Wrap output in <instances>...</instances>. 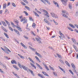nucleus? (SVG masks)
I'll return each instance as SVG.
<instances>
[{"instance_id": "1", "label": "nucleus", "mask_w": 78, "mask_h": 78, "mask_svg": "<svg viewBox=\"0 0 78 78\" xmlns=\"http://www.w3.org/2000/svg\"><path fill=\"white\" fill-rule=\"evenodd\" d=\"M20 21L22 22H23V24L27 23V19H25V18H22L21 19Z\"/></svg>"}, {"instance_id": "2", "label": "nucleus", "mask_w": 78, "mask_h": 78, "mask_svg": "<svg viewBox=\"0 0 78 78\" xmlns=\"http://www.w3.org/2000/svg\"><path fill=\"white\" fill-rule=\"evenodd\" d=\"M61 2H62L63 4L64 5H66V4H67V0H61Z\"/></svg>"}, {"instance_id": "3", "label": "nucleus", "mask_w": 78, "mask_h": 78, "mask_svg": "<svg viewBox=\"0 0 78 78\" xmlns=\"http://www.w3.org/2000/svg\"><path fill=\"white\" fill-rule=\"evenodd\" d=\"M22 67L25 71H27L28 70H29V69H28V67H25V66H24L23 65H22Z\"/></svg>"}, {"instance_id": "4", "label": "nucleus", "mask_w": 78, "mask_h": 78, "mask_svg": "<svg viewBox=\"0 0 78 78\" xmlns=\"http://www.w3.org/2000/svg\"><path fill=\"white\" fill-rule=\"evenodd\" d=\"M35 39H36V40L38 41V43L39 44H42V41L40 40L39 39H41V38H39V39H38L37 38H35Z\"/></svg>"}, {"instance_id": "5", "label": "nucleus", "mask_w": 78, "mask_h": 78, "mask_svg": "<svg viewBox=\"0 0 78 78\" xmlns=\"http://www.w3.org/2000/svg\"><path fill=\"white\" fill-rule=\"evenodd\" d=\"M1 49L4 51L5 52V53H7V54H9V52H8L7 51H6V50L4 48H3L2 47L1 48Z\"/></svg>"}, {"instance_id": "6", "label": "nucleus", "mask_w": 78, "mask_h": 78, "mask_svg": "<svg viewBox=\"0 0 78 78\" xmlns=\"http://www.w3.org/2000/svg\"><path fill=\"white\" fill-rule=\"evenodd\" d=\"M73 47L75 49V50L76 51V52L78 51V49L77 48V47H76V46L75 45H73Z\"/></svg>"}, {"instance_id": "7", "label": "nucleus", "mask_w": 78, "mask_h": 78, "mask_svg": "<svg viewBox=\"0 0 78 78\" xmlns=\"http://www.w3.org/2000/svg\"><path fill=\"white\" fill-rule=\"evenodd\" d=\"M36 65H37V66H38V67H39V68L40 69H41V70H42V67H41V66H40V65H39V64H38L37 63H36Z\"/></svg>"}, {"instance_id": "8", "label": "nucleus", "mask_w": 78, "mask_h": 78, "mask_svg": "<svg viewBox=\"0 0 78 78\" xmlns=\"http://www.w3.org/2000/svg\"><path fill=\"white\" fill-rule=\"evenodd\" d=\"M11 62L12 64H17V62H16L15 60H12Z\"/></svg>"}, {"instance_id": "9", "label": "nucleus", "mask_w": 78, "mask_h": 78, "mask_svg": "<svg viewBox=\"0 0 78 78\" xmlns=\"http://www.w3.org/2000/svg\"><path fill=\"white\" fill-rule=\"evenodd\" d=\"M72 41L73 42V43L75 44H76V41H75V39L74 38H72Z\"/></svg>"}, {"instance_id": "10", "label": "nucleus", "mask_w": 78, "mask_h": 78, "mask_svg": "<svg viewBox=\"0 0 78 78\" xmlns=\"http://www.w3.org/2000/svg\"><path fill=\"white\" fill-rule=\"evenodd\" d=\"M2 24H3V25L4 26H5V27H6L7 25H6V23H5L4 21H2Z\"/></svg>"}, {"instance_id": "11", "label": "nucleus", "mask_w": 78, "mask_h": 78, "mask_svg": "<svg viewBox=\"0 0 78 78\" xmlns=\"http://www.w3.org/2000/svg\"><path fill=\"white\" fill-rule=\"evenodd\" d=\"M30 64L31 65V66H32L33 67H34L35 69H36V66H35L34 64H33V63H30Z\"/></svg>"}, {"instance_id": "12", "label": "nucleus", "mask_w": 78, "mask_h": 78, "mask_svg": "<svg viewBox=\"0 0 78 78\" xmlns=\"http://www.w3.org/2000/svg\"><path fill=\"white\" fill-rule=\"evenodd\" d=\"M62 13H64V14H66L67 15L68 14V13H67V12L66 11H64L62 10Z\"/></svg>"}, {"instance_id": "13", "label": "nucleus", "mask_w": 78, "mask_h": 78, "mask_svg": "<svg viewBox=\"0 0 78 78\" xmlns=\"http://www.w3.org/2000/svg\"><path fill=\"white\" fill-rule=\"evenodd\" d=\"M42 73L45 76H49V75H48L45 72H42Z\"/></svg>"}, {"instance_id": "14", "label": "nucleus", "mask_w": 78, "mask_h": 78, "mask_svg": "<svg viewBox=\"0 0 78 78\" xmlns=\"http://www.w3.org/2000/svg\"><path fill=\"white\" fill-rule=\"evenodd\" d=\"M65 63L66 64V65L68 66H69V67H70V64L67 61H65Z\"/></svg>"}, {"instance_id": "15", "label": "nucleus", "mask_w": 78, "mask_h": 78, "mask_svg": "<svg viewBox=\"0 0 78 78\" xmlns=\"http://www.w3.org/2000/svg\"><path fill=\"white\" fill-rule=\"evenodd\" d=\"M5 22L7 24V25H9V26L10 25V23H9L8 22V21L6 20H5Z\"/></svg>"}, {"instance_id": "16", "label": "nucleus", "mask_w": 78, "mask_h": 78, "mask_svg": "<svg viewBox=\"0 0 78 78\" xmlns=\"http://www.w3.org/2000/svg\"><path fill=\"white\" fill-rule=\"evenodd\" d=\"M18 65L19 67H20V68H22V65H21V64H20V63H19V62H18Z\"/></svg>"}, {"instance_id": "17", "label": "nucleus", "mask_w": 78, "mask_h": 78, "mask_svg": "<svg viewBox=\"0 0 78 78\" xmlns=\"http://www.w3.org/2000/svg\"><path fill=\"white\" fill-rule=\"evenodd\" d=\"M44 22H46V23H48V25H49V22H48L47 20H46L45 19H44Z\"/></svg>"}, {"instance_id": "18", "label": "nucleus", "mask_w": 78, "mask_h": 78, "mask_svg": "<svg viewBox=\"0 0 78 78\" xmlns=\"http://www.w3.org/2000/svg\"><path fill=\"white\" fill-rule=\"evenodd\" d=\"M35 58H36L37 60L38 61V62H41V61H40V60H39V59L38 57H37V56H35Z\"/></svg>"}, {"instance_id": "19", "label": "nucleus", "mask_w": 78, "mask_h": 78, "mask_svg": "<svg viewBox=\"0 0 78 78\" xmlns=\"http://www.w3.org/2000/svg\"><path fill=\"white\" fill-rule=\"evenodd\" d=\"M71 66L73 68V69H75V65H74V64H73V63H72L71 64Z\"/></svg>"}, {"instance_id": "20", "label": "nucleus", "mask_w": 78, "mask_h": 78, "mask_svg": "<svg viewBox=\"0 0 78 78\" xmlns=\"http://www.w3.org/2000/svg\"><path fill=\"white\" fill-rule=\"evenodd\" d=\"M16 28L18 29V30H19L20 31H22V29L20 28V27L18 26H16Z\"/></svg>"}, {"instance_id": "21", "label": "nucleus", "mask_w": 78, "mask_h": 78, "mask_svg": "<svg viewBox=\"0 0 78 78\" xmlns=\"http://www.w3.org/2000/svg\"><path fill=\"white\" fill-rule=\"evenodd\" d=\"M4 34L5 36V37H6L7 38V39H9V37H8V34H7L4 33Z\"/></svg>"}, {"instance_id": "22", "label": "nucleus", "mask_w": 78, "mask_h": 78, "mask_svg": "<svg viewBox=\"0 0 78 78\" xmlns=\"http://www.w3.org/2000/svg\"><path fill=\"white\" fill-rule=\"evenodd\" d=\"M69 25L71 27H72V28H75V27L74 26L71 24H69Z\"/></svg>"}, {"instance_id": "23", "label": "nucleus", "mask_w": 78, "mask_h": 78, "mask_svg": "<svg viewBox=\"0 0 78 78\" xmlns=\"http://www.w3.org/2000/svg\"><path fill=\"white\" fill-rule=\"evenodd\" d=\"M51 14L52 16L53 17H55V14L54 13H51Z\"/></svg>"}, {"instance_id": "24", "label": "nucleus", "mask_w": 78, "mask_h": 78, "mask_svg": "<svg viewBox=\"0 0 78 78\" xmlns=\"http://www.w3.org/2000/svg\"><path fill=\"white\" fill-rule=\"evenodd\" d=\"M8 27H9V29L10 30L12 31H14V30H13V29H12V27H11L9 26H8Z\"/></svg>"}, {"instance_id": "25", "label": "nucleus", "mask_w": 78, "mask_h": 78, "mask_svg": "<svg viewBox=\"0 0 78 78\" xmlns=\"http://www.w3.org/2000/svg\"><path fill=\"white\" fill-rule=\"evenodd\" d=\"M14 22L15 23H16L17 25H18V24L19 23V21L17 20H15Z\"/></svg>"}, {"instance_id": "26", "label": "nucleus", "mask_w": 78, "mask_h": 78, "mask_svg": "<svg viewBox=\"0 0 78 78\" xmlns=\"http://www.w3.org/2000/svg\"><path fill=\"white\" fill-rule=\"evenodd\" d=\"M29 20H30V21H33V22H34V20L32 19V17L30 16L29 17Z\"/></svg>"}, {"instance_id": "27", "label": "nucleus", "mask_w": 78, "mask_h": 78, "mask_svg": "<svg viewBox=\"0 0 78 78\" xmlns=\"http://www.w3.org/2000/svg\"><path fill=\"white\" fill-rule=\"evenodd\" d=\"M13 67H14V68H15L16 69V70H19V68H17V66H16L13 65Z\"/></svg>"}, {"instance_id": "28", "label": "nucleus", "mask_w": 78, "mask_h": 78, "mask_svg": "<svg viewBox=\"0 0 78 78\" xmlns=\"http://www.w3.org/2000/svg\"><path fill=\"white\" fill-rule=\"evenodd\" d=\"M44 1H45V2H46L47 3H48V4L49 5H50V2L48 1V0H44Z\"/></svg>"}, {"instance_id": "29", "label": "nucleus", "mask_w": 78, "mask_h": 78, "mask_svg": "<svg viewBox=\"0 0 78 78\" xmlns=\"http://www.w3.org/2000/svg\"><path fill=\"white\" fill-rule=\"evenodd\" d=\"M6 4H4L3 6V8L4 9H6Z\"/></svg>"}, {"instance_id": "30", "label": "nucleus", "mask_w": 78, "mask_h": 78, "mask_svg": "<svg viewBox=\"0 0 78 78\" xmlns=\"http://www.w3.org/2000/svg\"><path fill=\"white\" fill-rule=\"evenodd\" d=\"M43 12H45L46 13V14H48V12H47V11L45 10V9H43Z\"/></svg>"}, {"instance_id": "31", "label": "nucleus", "mask_w": 78, "mask_h": 78, "mask_svg": "<svg viewBox=\"0 0 78 78\" xmlns=\"http://www.w3.org/2000/svg\"><path fill=\"white\" fill-rule=\"evenodd\" d=\"M25 8H26L29 11H30V8L28 7L27 6H25Z\"/></svg>"}, {"instance_id": "32", "label": "nucleus", "mask_w": 78, "mask_h": 78, "mask_svg": "<svg viewBox=\"0 0 78 78\" xmlns=\"http://www.w3.org/2000/svg\"><path fill=\"white\" fill-rule=\"evenodd\" d=\"M29 47H30V49H31V50H32L33 51H35V50H36V49H35L33 48H32V47H31L30 46H29Z\"/></svg>"}, {"instance_id": "33", "label": "nucleus", "mask_w": 78, "mask_h": 78, "mask_svg": "<svg viewBox=\"0 0 78 78\" xmlns=\"http://www.w3.org/2000/svg\"><path fill=\"white\" fill-rule=\"evenodd\" d=\"M23 12L24 14H25L26 16H28V13H27L26 11H24Z\"/></svg>"}, {"instance_id": "34", "label": "nucleus", "mask_w": 78, "mask_h": 78, "mask_svg": "<svg viewBox=\"0 0 78 78\" xmlns=\"http://www.w3.org/2000/svg\"><path fill=\"white\" fill-rule=\"evenodd\" d=\"M68 29H69V30H70V31H73V30L71 28L69 27H68Z\"/></svg>"}, {"instance_id": "35", "label": "nucleus", "mask_w": 78, "mask_h": 78, "mask_svg": "<svg viewBox=\"0 0 78 78\" xmlns=\"http://www.w3.org/2000/svg\"><path fill=\"white\" fill-rule=\"evenodd\" d=\"M36 27V24H35V23H33V25H32V27H33V28H35Z\"/></svg>"}, {"instance_id": "36", "label": "nucleus", "mask_w": 78, "mask_h": 78, "mask_svg": "<svg viewBox=\"0 0 78 78\" xmlns=\"http://www.w3.org/2000/svg\"><path fill=\"white\" fill-rule=\"evenodd\" d=\"M49 67L51 69V70H53V71H55V69H53V67H51V66H49Z\"/></svg>"}, {"instance_id": "37", "label": "nucleus", "mask_w": 78, "mask_h": 78, "mask_svg": "<svg viewBox=\"0 0 78 78\" xmlns=\"http://www.w3.org/2000/svg\"><path fill=\"white\" fill-rule=\"evenodd\" d=\"M16 34H17L19 36L20 35V33H19L18 30H17V31L16 32Z\"/></svg>"}, {"instance_id": "38", "label": "nucleus", "mask_w": 78, "mask_h": 78, "mask_svg": "<svg viewBox=\"0 0 78 78\" xmlns=\"http://www.w3.org/2000/svg\"><path fill=\"white\" fill-rule=\"evenodd\" d=\"M69 9H72V5H71V4H69Z\"/></svg>"}, {"instance_id": "39", "label": "nucleus", "mask_w": 78, "mask_h": 78, "mask_svg": "<svg viewBox=\"0 0 78 78\" xmlns=\"http://www.w3.org/2000/svg\"><path fill=\"white\" fill-rule=\"evenodd\" d=\"M69 72H70L71 73V74H72V75H74V74H73V72H72V70H69Z\"/></svg>"}, {"instance_id": "40", "label": "nucleus", "mask_w": 78, "mask_h": 78, "mask_svg": "<svg viewBox=\"0 0 78 78\" xmlns=\"http://www.w3.org/2000/svg\"><path fill=\"white\" fill-rule=\"evenodd\" d=\"M62 16L65 17H66V18H67L68 17V16H67L66 15L64 14H63Z\"/></svg>"}, {"instance_id": "41", "label": "nucleus", "mask_w": 78, "mask_h": 78, "mask_svg": "<svg viewBox=\"0 0 78 78\" xmlns=\"http://www.w3.org/2000/svg\"><path fill=\"white\" fill-rule=\"evenodd\" d=\"M57 56L59 58H61V55H59V54L57 53Z\"/></svg>"}, {"instance_id": "42", "label": "nucleus", "mask_w": 78, "mask_h": 78, "mask_svg": "<svg viewBox=\"0 0 78 78\" xmlns=\"http://www.w3.org/2000/svg\"><path fill=\"white\" fill-rule=\"evenodd\" d=\"M45 68L46 70H48V71L49 70V69H48V67H47V66H45Z\"/></svg>"}, {"instance_id": "43", "label": "nucleus", "mask_w": 78, "mask_h": 78, "mask_svg": "<svg viewBox=\"0 0 78 78\" xmlns=\"http://www.w3.org/2000/svg\"><path fill=\"white\" fill-rule=\"evenodd\" d=\"M73 72L76 73H77V71H76V70H75V69H74L73 70Z\"/></svg>"}, {"instance_id": "44", "label": "nucleus", "mask_w": 78, "mask_h": 78, "mask_svg": "<svg viewBox=\"0 0 78 78\" xmlns=\"http://www.w3.org/2000/svg\"><path fill=\"white\" fill-rule=\"evenodd\" d=\"M15 76H16L17 78H20V77H19V76L18 75H17V74H15Z\"/></svg>"}, {"instance_id": "45", "label": "nucleus", "mask_w": 78, "mask_h": 78, "mask_svg": "<svg viewBox=\"0 0 78 78\" xmlns=\"http://www.w3.org/2000/svg\"><path fill=\"white\" fill-rule=\"evenodd\" d=\"M20 56V57L21 58V59H25V57H23V56H22L21 55Z\"/></svg>"}, {"instance_id": "46", "label": "nucleus", "mask_w": 78, "mask_h": 78, "mask_svg": "<svg viewBox=\"0 0 78 78\" xmlns=\"http://www.w3.org/2000/svg\"><path fill=\"white\" fill-rule=\"evenodd\" d=\"M43 3H44V4H46V2H45L44 0H40Z\"/></svg>"}, {"instance_id": "47", "label": "nucleus", "mask_w": 78, "mask_h": 78, "mask_svg": "<svg viewBox=\"0 0 78 78\" xmlns=\"http://www.w3.org/2000/svg\"><path fill=\"white\" fill-rule=\"evenodd\" d=\"M23 2H24L26 3H28V2H27L26 0H23Z\"/></svg>"}, {"instance_id": "48", "label": "nucleus", "mask_w": 78, "mask_h": 78, "mask_svg": "<svg viewBox=\"0 0 78 78\" xmlns=\"http://www.w3.org/2000/svg\"><path fill=\"white\" fill-rule=\"evenodd\" d=\"M59 61H60L61 63H64V62H63V61H62V60L60 59Z\"/></svg>"}, {"instance_id": "49", "label": "nucleus", "mask_w": 78, "mask_h": 78, "mask_svg": "<svg viewBox=\"0 0 78 78\" xmlns=\"http://www.w3.org/2000/svg\"><path fill=\"white\" fill-rule=\"evenodd\" d=\"M0 72H2V73H5L4 72L2 71V70L0 69Z\"/></svg>"}, {"instance_id": "50", "label": "nucleus", "mask_w": 78, "mask_h": 78, "mask_svg": "<svg viewBox=\"0 0 78 78\" xmlns=\"http://www.w3.org/2000/svg\"><path fill=\"white\" fill-rule=\"evenodd\" d=\"M53 73L55 76H58V75H57V73L55 72H54Z\"/></svg>"}, {"instance_id": "51", "label": "nucleus", "mask_w": 78, "mask_h": 78, "mask_svg": "<svg viewBox=\"0 0 78 78\" xmlns=\"http://www.w3.org/2000/svg\"><path fill=\"white\" fill-rule=\"evenodd\" d=\"M24 38L25 39H28V37H27V36H25V35H24Z\"/></svg>"}, {"instance_id": "52", "label": "nucleus", "mask_w": 78, "mask_h": 78, "mask_svg": "<svg viewBox=\"0 0 78 78\" xmlns=\"http://www.w3.org/2000/svg\"><path fill=\"white\" fill-rule=\"evenodd\" d=\"M35 54L37 55H38V56H39V55H40V54H39V53H37V52H36L35 53Z\"/></svg>"}, {"instance_id": "53", "label": "nucleus", "mask_w": 78, "mask_h": 78, "mask_svg": "<svg viewBox=\"0 0 78 78\" xmlns=\"http://www.w3.org/2000/svg\"><path fill=\"white\" fill-rule=\"evenodd\" d=\"M29 71H30V72L31 73H33V71L32 70H31L29 69Z\"/></svg>"}, {"instance_id": "54", "label": "nucleus", "mask_w": 78, "mask_h": 78, "mask_svg": "<svg viewBox=\"0 0 78 78\" xmlns=\"http://www.w3.org/2000/svg\"><path fill=\"white\" fill-rule=\"evenodd\" d=\"M53 2L55 5H56L58 3V2H56L55 1H53Z\"/></svg>"}, {"instance_id": "55", "label": "nucleus", "mask_w": 78, "mask_h": 78, "mask_svg": "<svg viewBox=\"0 0 78 78\" xmlns=\"http://www.w3.org/2000/svg\"><path fill=\"white\" fill-rule=\"evenodd\" d=\"M38 75L39 76H40V77H41V76H42V75H41V74L40 73L38 74Z\"/></svg>"}, {"instance_id": "56", "label": "nucleus", "mask_w": 78, "mask_h": 78, "mask_svg": "<svg viewBox=\"0 0 78 78\" xmlns=\"http://www.w3.org/2000/svg\"><path fill=\"white\" fill-rule=\"evenodd\" d=\"M12 5L14 6V7H16V5L14 3H12Z\"/></svg>"}, {"instance_id": "57", "label": "nucleus", "mask_w": 78, "mask_h": 78, "mask_svg": "<svg viewBox=\"0 0 78 78\" xmlns=\"http://www.w3.org/2000/svg\"><path fill=\"white\" fill-rule=\"evenodd\" d=\"M4 48H5V49L6 50V51H7L8 50V48L6 47L5 46H4Z\"/></svg>"}, {"instance_id": "58", "label": "nucleus", "mask_w": 78, "mask_h": 78, "mask_svg": "<svg viewBox=\"0 0 78 78\" xmlns=\"http://www.w3.org/2000/svg\"><path fill=\"white\" fill-rule=\"evenodd\" d=\"M1 28H2V30H4L5 29V28H4V27H3V26H2L1 27Z\"/></svg>"}, {"instance_id": "59", "label": "nucleus", "mask_w": 78, "mask_h": 78, "mask_svg": "<svg viewBox=\"0 0 78 78\" xmlns=\"http://www.w3.org/2000/svg\"><path fill=\"white\" fill-rule=\"evenodd\" d=\"M15 42H16L18 44H19V41H18L17 40L15 39Z\"/></svg>"}, {"instance_id": "60", "label": "nucleus", "mask_w": 78, "mask_h": 78, "mask_svg": "<svg viewBox=\"0 0 78 78\" xmlns=\"http://www.w3.org/2000/svg\"><path fill=\"white\" fill-rule=\"evenodd\" d=\"M48 14H47L46 13V14H45V15L46 17H49V16H48Z\"/></svg>"}, {"instance_id": "61", "label": "nucleus", "mask_w": 78, "mask_h": 78, "mask_svg": "<svg viewBox=\"0 0 78 78\" xmlns=\"http://www.w3.org/2000/svg\"><path fill=\"white\" fill-rule=\"evenodd\" d=\"M26 30H28V31H30V29L28 27H26Z\"/></svg>"}, {"instance_id": "62", "label": "nucleus", "mask_w": 78, "mask_h": 78, "mask_svg": "<svg viewBox=\"0 0 78 78\" xmlns=\"http://www.w3.org/2000/svg\"><path fill=\"white\" fill-rule=\"evenodd\" d=\"M72 52H73V51H72V50H71L70 51H69V54H71Z\"/></svg>"}, {"instance_id": "63", "label": "nucleus", "mask_w": 78, "mask_h": 78, "mask_svg": "<svg viewBox=\"0 0 78 78\" xmlns=\"http://www.w3.org/2000/svg\"><path fill=\"white\" fill-rule=\"evenodd\" d=\"M75 27H76L77 28H78V25H77L76 24H75Z\"/></svg>"}, {"instance_id": "64", "label": "nucleus", "mask_w": 78, "mask_h": 78, "mask_svg": "<svg viewBox=\"0 0 78 78\" xmlns=\"http://www.w3.org/2000/svg\"><path fill=\"white\" fill-rule=\"evenodd\" d=\"M75 31L76 32V33H78V30H76V29H75Z\"/></svg>"}]
</instances>
